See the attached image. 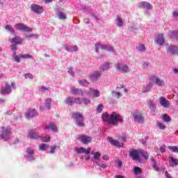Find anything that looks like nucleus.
I'll return each mask as SVG.
<instances>
[{
	"label": "nucleus",
	"instance_id": "f257e3e1",
	"mask_svg": "<svg viewBox=\"0 0 178 178\" xmlns=\"http://www.w3.org/2000/svg\"><path fill=\"white\" fill-rule=\"evenodd\" d=\"M103 122H106L108 124H113V126H119V122H123V118L120 116V114L113 112L110 115L108 113H104L102 116Z\"/></svg>",
	"mask_w": 178,
	"mask_h": 178
},
{
	"label": "nucleus",
	"instance_id": "f03ea898",
	"mask_svg": "<svg viewBox=\"0 0 178 178\" xmlns=\"http://www.w3.org/2000/svg\"><path fill=\"white\" fill-rule=\"evenodd\" d=\"M1 133V134L0 135V138L4 140V141H8V140L10 138V134H12L10 128L7 127H2Z\"/></svg>",
	"mask_w": 178,
	"mask_h": 178
},
{
	"label": "nucleus",
	"instance_id": "7ed1b4c3",
	"mask_svg": "<svg viewBox=\"0 0 178 178\" xmlns=\"http://www.w3.org/2000/svg\"><path fill=\"white\" fill-rule=\"evenodd\" d=\"M65 102L67 106H73L74 104H76L77 105H81V98L68 97L65 99Z\"/></svg>",
	"mask_w": 178,
	"mask_h": 178
},
{
	"label": "nucleus",
	"instance_id": "20e7f679",
	"mask_svg": "<svg viewBox=\"0 0 178 178\" xmlns=\"http://www.w3.org/2000/svg\"><path fill=\"white\" fill-rule=\"evenodd\" d=\"M24 39L21 38L20 36H15V38H12L10 40L11 45L10 48L12 50L17 49V45L22 44L23 42Z\"/></svg>",
	"mask_w": 178,
	"mask_h": 178
},
{
	"label": "nucleus",
	"instance_id": "39448f33",
	"mask_svg": "<svg viewBox=\"0 0 178 178\" xmlns=\"http://www.w3.org/2000/svg\"><path fill=\"white\" fill-rule=\"evenodd\" d=\"M99 49L101 51H109L111 52H113V47L111 44H102L101 43H97L95 44V51L98 52Z\"/></svg>",
	"mask_w": 178,
	"mask_h": 178
},
{
	"label": "nucleus",
	"instance_id": "423d86ee",
	"mask_svg": "<svg viewBox=\"0 0 178 178\" xmlns=\"http://www.w3.org/2000/svg\"><path fill=\"white\" fill-rule=\"evenodd\" d=\"M72 116H74V119L76 120V123L77 126H79V127H84L86 126L84 124V118L83 117V115H81V113H74Z\"/></svg>",
	"mask_w": 178,
	"mask_h": 178
},
{
	"label": "nucleus",
	"instance_id": "0eeeda50",
	"mask_svg": "<svg viewBox=\"0 0 178 178\" xmlns=\"http://www.w3.org/2000/svg\"><path fill=\"white\" fill-rule=\"evenodd\" d=\"M121 140L122 142L120 143L118 140H115L112 138H108V142L110 143V144H111V145H113L114 147H123V143L126 142V138H122Z\"/></svg>",
	"mask_w": 178,
	"mask_h": 178
},
{
	"label": "nucleus",
	"instance_id": "6e6552de",
	"mask_svg": "<svg viewBox=\"0 0 178 178\" xmlns=\"http://www.w3.org/2000/svg\"><path fill=\"white\" fill-rule=\"evenodd\" d=\"M15 27L17 30H19V31H24L26 33H30V31H31V29H30V27L26 26L23 23L16 24Z\"/></svg>",
	"mask_w": 178,
	"mask_h": 178
},
{
	"label": "nucleus",
	"instance_id": "1a4fd4ad",
	"mask_svg": "<svg viewBox=\"0 0 178 178\" xmlns=\"http://www.w3.org/2000/svg\"><path fill=\"white\" fill-rule=\"evenodd\" d=\"M30 9L32 12L37 13V15H41V13H44V8L40 5L32 4Z\"/></svg>",
	"mask_w": 178,
	"mask_h": 178
},
{
	"label": "nucleus",
	"instance_id": "9d476101",
	"mask_svg": "<svg viewBox=\"0 0 178 178\" xmlns=\"http://www.w3.org/2000/svg\"><path fill=\"white\" fill-rule=\"evenodd\" d=\"M78 140L83 144H89L92 140V138L86 134L81 135L78 137Z\"/></svg>",
	"mask_w": 178,
	"mask_h": 178
},
{
	"label": "nucleus",
	"instance_id": "9b49d317",
	"mask_svg": "<svg viewBox=\"0 0 178 178\" xmlns=\"http://www.w3.org/2000/svg\"><path fill=\"white\" fill-rule=\"evenodd\" d=\"M129 156L133 161H140V154L137 149H131L129 152Z\"/></svg>",
	"mask_w": 178,
	"mask_h": 178
},
{
	"label": "nucleus",
	"instance_id": "f8f14e48",
	"mask_svg": "<svg viewBox=\"0 0 178 178\" xmlns=\"http://www.w3.org/2000/svg\"><path fill=\"white\" fill-rule=\"evenodd\" d=\"M149 80H150V81H152V83H154V84H156V86H163V84H165V81H163V80H162L155 76H150Z\"/></svg>",
	"mask_w": 178,
	"mask_h": 178
},
{
	"label": "nucleus",
	"instance_id": "ddd939ff",
	"mask_svg": "<svg viewBox=\"0 0 178 178\" xmlns=\"http://www.w3.org/2000/svg\"><path fill=\"white\" fill-rule=\"evenodd\" d=\"M115 66L117 67V70H120L122 73H128V72H129V66L127 65L117 63Z\"/></svg>",
	"mask_w": 178,
	"mask_h": 178
},
{
	"label": "nucleus",
	"instance_id": "4468645a",
	"mask_svg": "<svg viewBox=\"0 0 178 178\" xmlns=\"http://www.w3.org/2000/svg\"><path fill=\"white\" fill-rule=\"evenodd\" d=\"M134 118L135 122H138V123H144V118H143V115L137 111L134 113Z\"/></svg>",
	"mask_w": 178,
	"mask_h": 178
},
{
	"label": "nucleus",
	"instance_id": "2eb2a0df",
	"mask_svg": "<svg viewBox=\"0 0 178 178\" xmlns=\"http://www.w3.org/2000/svg\"><path fill=\"white\" fill-rule=\"evenodd\" d=\"M159 104L163 108H169L170 106V103L169 100H167L165 97H159Z\"/></svg>",
	"mask_w": 178,
	"mask_h": 178
},
{
	"label": "nucleus",
	"instance_id": "dca6fc26",
	"mask_svg": "<svg viewBox=\"0 0 178 178\" xmlns=\"http://www.w3.org/2000/svg\"><path fill=\"white\" fill-rule=\"evenodd\" d=\"M75 151L77 154H86L88 155L91 151V147H88L87 149L84 147H75Z\"/></svg>",
	"mask_w": 178,
	"mask_h": 178
},
{
	"label": "nucleus",
	"instance_id": "f3484780",
	"mask_svg": "<svg viewBox=\"0 0 178 178\" xmlns=\"http://www.w3.org/2000/svg\"><path fill=\"white\" fill-rule=\"evenodd\" d=\"M155 42L159 45H163L165 44V38H163V33H159L156 36Z\"/></svg>",
	"mask_w": 178,
	"mask_h": 178
},
{
	"label": "nucleus",
	"instance_id": "a211bd4d",
	"mask_svg": "<svg viewBox=\"0 0 178 178\" xmlns=\"http://www.w3.org/2000/svg\"><path fill=\"white\" fill-rule=\"evenodd\" d=\"M70 92L73 95H81L82 97L84 95V92H83V90L81 89L76 88L74 86H72L70 88Z\"/></svg>",
	"mask_w": 178,
	"mask_h": 178
},
{
	"label": "nucleus",
	"instance_id": "6ab92c4d",
	"mask_svg": "<svg viewBox=\"0 0 178 178\" xmlns=\"http://www.w3.org/2000/svg\"><path fill=\"white\" fill-rule=\"evenodd\" d=\"M28 137H30L31 140H37L40 138V134L36 130H32L29 132Z\"/></svg>",
	"mask_w": 178,
	"mask_h": 178
},
{
	"label": "nucleus",
	"instance_id": "aec40b11",
	"mask_svg": "<svg viewBox=\"0 0 178 178\" xmlns=\"http://www.w3.org/2000/svg\"><path fill=\"white\" fill-rule=\"evenodd\" d=\"M44 130H51V131L57 132L58 127L55 123L50 122L48 125L44 127Z\"/></svg>",
	"mask_w": 178,
	"mask_h": 178
},
{
	"label": "nucleus",
	"instance_id": "412c9836",
	"mask_svg": "<svg viewBox=\"0 0 178 178\" xmlns=\"http://www.w3.org/2000/svg\"><path fill=\"white\" fill-rule=\"evenodd\" d=\"M12 92V86L9 83H6L5 88L1 89V94H10Z\"/></svg>",
	"mask_w": 178,
	"mask_h": 178
},
{
	"label": "nucleus",
	"instance_id": "4be33fe9",
	"mask_svg": "<svg viewBox=\"0 0 178 178\" xmlns=\"http://www.w3.org/2000/svg\"><path fill=\"white\" fill-rule=\"evenodd\" d=\"M138 6H139V8H143V9H145V8L148 10L152 9V6L151 5V3L148 2L141 1L138 3Z\"/></svg>",
	"mask_w": 178,
	"mask_h": 178
},
{
	"label": "nucleus",
	"instance_id": "5701e85b",
	"mask_svg": "<svg viewBox=\"0 0 178 178\" xmlns=\"http://www.w3.org/2000/svg\"><path fill=\"white\" fill-rule=\"evenodd\" d=\"M101 77V72L99 71H95L90 76V79L92 80V81H96V80H98Z\"/></svg>",
	"mask_w": 178,
	"mask_h": 178
},
{
	"label": "nucleus",
	"instance_id": "b1692460",
	"mask_svg": "<svg viewBox=\"0 0 178 178\" xmlns=\"http://www.w3.org/2000/svg\"><path fill=\"white\" fill-rule=\"evenodd\" d=\"M168 52H170L171 55H177L178 47L177 46H169L168 48Z\"/></svg>",
	"mask_w": 178,
	"mask_h": 178
},
{
	"label": "nucleus",
	"instance_id": "393cba45",
	"mask_svg": "<svg viewBox=\"0 0 178 178\" xmlns=\"http://www.w3.org/2000/svg\"><path fill=\"white\" fill-rule=\"evenodd\" d=\"M168 161L171 166H177L178 165V159L174 158L172 156H169Z\"/></svg>",
	"mask_w": 178,
	"mask_h": 178
},
{
	"label": "nucleus",
	"instance_id": "a878e982",
	"mask_svg": "<svg viewBox=\"0 0 178 178\" xmlns=\"http://www.w3.org/2000/svg\"><path fill=\"white\" fill-rule=\"evenodd\" d=\"M26 152L28 154L27 158L30 159V161H34L35 158L33 157V155H34V150L31 147H29L26 149Z\"/></svg>",
	"mask_w": 178,
	"mask_h": 178
},
{
	"label": "nucleus",
	"instance_id": "bb28decb",
	"mask_svg": "<svg viewBox=\"0 0 178 178\" xmlns=\"http://www.w3.org/2000/svg\"><path fill=\"white\" fill-rule=\"evenodd\" d=\"M38 113H37V111L35 109L32 110L31 111H29L28 113L26 115V119H30L31 118H34V116H37Z\"/></svg>",
	"mask_w": 178,
	"mask_h": 178
},
{
	"label": "nucleus",
	"instance_id": "cd10ccee",
	"mask_svg": "<svg viewBox=\"0 0 178 178\" xmlns=\"http://www.w3.org/2000/svg\"><path fill=\"white\" fill-rule=\"evenodd\" d=\"M13 51V62H16L17 63H20V56H19L17 54H16V50H12Z\"/></svg>",
	"mask_w": 178,
	"mask_h": 178
},
{
	"label": "nucleus",
	"instance_id": "c85d7f7f",
	"mask_svg": "<svg viewBox=\"0 0 178 178\" xmlns=\"http://www.w3.org/2000/svg\"><path fill=\"white\" fill-rule=\"evenodd\" d=\"M58 19H60V20H65L67 19V17L66 16V14L63 11H60L58 13Z\"/></svg>",
	"mask_w": 178,
	"mask_h": 178
},
{
	"label": "nucleus",
	"instance_id": "c756f323",
	"mask_svg": "<svg viewBox=\"0 0 178 178\" xmlns=\"http://www.w3.org/2000/svg\"><path fill=\"white\" fill-rule=\"evenodd\" d=\"M20 58L21 59H33V56L29 54H21Z\"/></svg>",
	"mask_w": 178,
	"mask_h": 178
},
{
	"label": "nucleus",
	"instance_id": "7c9ffc66",
	"mask_svg": "<svg viewBox=\"0 0 178 178\" xmlns=\"http://www.w3.org/2000/svg\"><path fill=\"white\" fill-rule=\"evenodd\" d=\"M79 48H77L76 45H74L73 47H66V51H68V52H76V51H78Z\"/></svg>",
	"mask_w": 178,
	"mask_h": 178
},
{
	"label": "nucleus",
	"instance_id": "2f4dec72",
	"mask_svg": "<svg viewBox=\"0 0 178 178\" xmlns=\"http://www.w3.org/2000/svg\"><path fill=\"white\" fill-rule=\"evenodd\" d=\"M109 63H106L103 65V66L100 68V70H102V72H105L106 70H108L109 69Z\"/></svg>",
	"mask_w": 178,
	"mask_h": 178
},
{
	"label": "nucleus",
	"instance_id": "473e14b6",
	"mask_svg": "<svg viewBox=\"0 0 178 178\" xmlns=\"http://www.w3.org/2000/svg\"><path fill=\"white\" fill-rule=\"evenodd\" d=\"M51 104H52V99L51 98L47 99L45 101V106L48 109H51Z\"/></svg>",
	"mask_w": 178,
	"mask_h": 178
},
{
	"label": "nucleus",
	"instance_id": "72a5a7b5",
	"mask_svg": "<svg viewBox=\"0 0 178 178\" xmlns=\"http://www.w3.org/2000/svg\"><path fill=\"white\" fill-rule=\"evenodd\" d=\"M150 159L152 162H153L152 166L154 169H155V170H159V167H158V165H156V162L155 161V159L154 158H151Z\"/></svg>",
	"mask_w": 178,
	"mask_h": 178
},
{
	"label": "nucleus",
	"instance_id": "f704fd0d",
	"mask_svg": "<svg viewBox=\"0 0 178 178\" xmlns=\"http://www.w3.org/2000/svg\"><path fill=\"white\" fill-rule=\"evenodd\" d=\"M156 126L160 129V130H165L166 129V126H165V124L162 122H157Z\"/></svg>",
	"mask_w": 178,
	"mask_h": 178
},
{
	"label": "nucleus",
	"instance_id": "c9c22d12",
	"mask_svg": "<svg viewBox=\"0 0 178 178\" xmlns=\"http://www.w3.org/2000/svg\"><path fill=\"white\" fill-rule=\"evenodd\" d=\"M168 149H170L172 152H176L178 154V147L177 146H168Z\"/></svg>",
	"mask_w": 178,
	"mask_h": 178
},
{
	"label": "nucleus",
	"instance_id": "e433bc0d",
	"mask_svg": "<svg viewBox=\"0 0 178 178\" xmlns=\"http://www.w3.org/2000/svg\"><path fill=\"white\" fill-rule=\"evenodd\" d=\"M149 107L150 108V109L154 112L155 111V104H154V102L149 100Z\"/></svg>",
	"mask_w": 178,
	"mask_h": 178
},
{
	"label": "nucleus",
	"instance_id": "4c0bfd02",
	"mask_svg": "<svg viewBox=\"0 0 178 178\" xmlns=\"http://www.w3.org/2000/svg\"><path fill=\"white\" fill-rule=\"evenodd\" d=\"M47 148H48V146H47V144L45 143H42L39 146L40 151H46Z\"/></svg>",
	"mask_w": 178,
	"mask_h": 178
},
{
	"label": "nucleus",
	"instance_id": "58836bf2",
	"mask_svg": "<svg viewBox=\"0 0 178 178\" xmlns=\"http://www.w3.org/2000/svg\"><path fill=\"white\" fill-rule=\"evenodd\" d=\"M81 104H84L85 105H90V104H91V100L86 98L81 99Z\"/></svg>",
	"mask_w": 178,
	"mask_h": 178
},
{
	"label": "nucleus",
	"instance_id": "ea45409f",
	"mask_svg": "<svg viewBox=\"0 0 178 178\" xmlns=\"http://www.w3.org/2000/svg\"><path fill=\"white\" fill-rule=\"evenodd\" d=\"M134 172L135 175H141V168L134 167Z\"/></svg>",
	"mask_w": 178,
	"mask_h": 178
},
{
	"label": "nucleus",
	"instance_id": "a19ab883",
	"mask_svg": "<svg viewBox=\"0 0 178 178\" xmlns=\"http://www.w3.org/2000/svg\"><path fill=\"white\" fill-rule=\"evenodd\" d=\"M6 30H8L10 31V33H15V29H13V27L10 25H6L5 26Z\"/></svg>",
	"mask_w": 178,
	"mask_h": 178
},
{
	"label": "nucleus",
	"instance_id": "79ce46f5",
	"mask_svg": "<svg viewBox=\"0 0 178 178\" xmlns=\"http://www.w3.org/2000/svg\"><path fill=\"white\" fill-rule=\"evenodd\" d=\"M93 158L94 159H95V161H98V159L101 158V153H99V152H95Z\"/></svg>",
	"mask_w": 178,
	"mask_h": 178
},
{
	"label": "nucleus",
	"instance_id": "37998d69",
	"mask_svg": "<svg viewBox=\"0 0 178 178\" xmlns=\"http://www.w3.org/2000/svg\"><path fill=\"white\" fill-rule=\"evenodd\" d=\"M117 22H118V27H123V20L120 17L117 18Z\"/></svg>",
	"mask_w": 178,
	"mask_h": 178
},
{
	"label": "nucleus",
	"instance_id": "c03bdc74",
	"mask_svg": "<svg viewBox=\"0 0 178 178\" xmlns=\"http://www.w3.org/2000/svg\"><path fill=\"white\" fill-rule=\"evenodd\" d=\"M163 122H170V117H169L166 114H164L163 115Z\"/></svg>",
	"mask_w": 178,
	"mask_h": 178
},
{
	"label": "nucleus",
	"instance_id": "a18cd8bd",
	"mask_svg": "<svg viewBox=\"0 0 178 178\" xmlns=\"http://www.w3.org/2000/svg\"><path fill=\"white\" fill-rule=\"evenodd\" d=\"M145 45L144 44H140L139 45V47H138V50L140 51V52H145Z\"/></svg>",
	"mask_w": 178,
	"mask_h": 178
},
{
	"label": "nucleus",
	"instance_id": "49530a36",
	"mask_svg": "<svg viewBox=\"0 0 178 178\" xmlns=\"http://www.w3.org/2000/svg\"><path fill=\"white\" fill-rule=\"evenodd\" d=\"M56 148H58V145H54L53 146H51V147L50 149V153L54 154V152H55Z\"/></svg>",
	"mask_w": 178,
	"mask_h": 178
},
{
	"label": "nucleus",
	"instance_id": "de8ad7c7",
	"mask_svg": "<svg viewBox=\"0 0 178 178\" xmlns=\"http://www.w3.org/2000/svg\"><path fill=\"white\" fill-rule=\"evenodd\" d=\"M96 163L98 166H99L100 168H102L103 169L108 168V165H106V164H100L99 161H97Z\"/></svg>",
	"mask_w": 178,
	"mask_h": 178
},
{
	"label": "nucleus",
	"instance_id": "09e8293b",
	"mask_svg": "<svg viewBox=\"0 0 178 178\" xmlns=\"http://www.w3.org/2000/svg\"><path fill=\"white\" fill-rule=\"evenodd\" d=\"M25 79H34V76H33V74L29 73V74H25Z\"/></svg>",
	"mask_w": 178,
	"mask_h": 178
},
{
	"label": "nucleus",
	"instance_id": "8fccbe9b",
	"mask_svg": "<svg viewBox=\"0 0 178 178\" xmlns=\"http://www.w3.org/2000/svg\"><path fill=\"white\" fill-rule=\"evenodd\" d=\"M104 106H102V104H99L97 108V112H99V113H101V112H102V108Z\"/></svg>",
	"mask_w": 178,
	"mask_h": 178
},
{
	"label": "nucleus",
	"instance_id": "3c124183",
	"mask_svg": "<svg viewBox=\"0 0 178 178\" xmlns=\"http://www.w3.org/2000/svg\"><path fill=\"white\" fill-rule=\"evenodd\" d=\"M42 141L44 143H49V141H51V138L49 136H46L42 138Z\"/></svg>",
	"mask_w": 178,
	"mask_h": 178
},
{
	"label": "nucleus",
	"instance_id": "603ef678",
	"mask_svg": "<svg viewBox=\"0 0 178 178\" xmlns=\"http://www.w3.org/2000/svg\"><path fill=\"white\" fill-rule=\"evenodd\" d=\"M177 31H173L172 33L171 34L172 38H177Z\"/></svg>",
	"mask_w": 178,
	"mask_h": 178
},
{
	"label": "nucleus",
	"instance_id": "864d4df0",
	"mask_svg": "<svg viewBox=\"0 0 178 178\" xmlns=\"http://www.w3.org/2000/svg\"><path fill=\"white\" fill-rule=\"evenodd\" d=\"M80 86H84V84H88V82L86 80H82L79 81Z\"/></svg>",
	"mask_w": 178,
	"mask_h": 178
},
{
	"label": "nucleus",
	"instance_id": "5fc2aeb1",
	"mask_svg": "<svg viewBox=\"0 0 178 178\" xmlns=\"http://www.w3.org/2000/svg\"><path fill=\"white\" fill-rule=\"evenodd\" d=\"M93 97L97 98L99 97V90H95V93H93Z\"/></svg>",
	"mask_w": 178,
	"mask_h": 178
},
{
	"label": "nucleus",
	"instance_id": "6e6d98bb",
	"mask_svg": "<svg viewBox=\"0 0 178 178\" xmlns=\"http://www.w3.org/2000/svg\"><path fill=\"white\" fill-rule=\"evenodd\" d=\"M165 149H166V146L163 145L160 147V152H165Z\"/></svg>",
	"mask_w": 178,
	"mask_h": 178
},
{
	"label": "nucleus",
	"instance_id": "4d7b16f0",
	"mask_svg": "<svg viewBox=\"0 0 178 178\" xmlns=\"http://www.w3.org/2000/svg\"><path fill=\"white\" fill-rule=\"evenodd\" d=\"M67 72L71 74V76L74 75V72H73V70L72 68H67Z\"/></svg>",
	"mask_w": 178,
	"mask_h": 178
},
{
	"label": "nucleus",
	"instance_id": "13d9d810",
	"mask_svg": "<svg viewBox=\"0 0 178 178\" xmlns=\"http://www.w3.org/2000/svg\"><path fill=\"white\" fill-rule=\"evenodd\" d=\"M138 154H139V155H142V156H145V154L147 153V152H145V151H144V150H138Z\"/></svg>",
	"mask_w": 178,
	"mask_h": 178
},
{
	"label": "nucleus",
	"instance_id": "bf43d9fd",
	"mask_svg": "<svg viewBox=\"0 0 178 178\" xmlns=\"http://www.w3.org/2000/svg\"><path fill=\"white\" fill-rule=\"evenodd\" d=\"M102 159H104V161H108V159H109V156H108V154H104L102 156Z\"/></svg>",
	"mask_w": 178,
	"mask_h": 178
},
{
	"label": "nucleus",
	"instance_id": "052dcab7",
	"mask_svg": "<svg viewBox=\"0 0 178 178\" xmlns=\"http://www.w3.org/2000/svg\"><path fill=\"white\" fill-rule=\"evenodd\" d=\"M47 90H48V88H45L44 86L40 88V91H42V92L47 91Z\"/></svg>",
	"mask_w": 178,
	"mask_h": 178
},
{
	"label": "nucleus",
	"instance_id": "680f3d73",
	"mask_svg": "<svg viewBox=\"0 0 178 178\" xmlns=\"http://www.w3.org/2000/svg\"><path fill=\"white\" fill-rule=\"evenodd\" d=\"M165 177L166 178H172V176H170V174L168 171L165 172Z\"/></svg>",
	"mask_w": 178,
	"mask_h": 178
},
{
	"label": "nucleus",
	"instance_id": "e2e57ef3",
	"mask_svg": "<svg viewBox=\"0 0 178 178\" xmlns=\"http://www.w3.org/2000/svg\"><path fill=\"white\" fill-rule=\"evenodd\" d=\"M173 17H178V12L177 11H174L173 12Z\"/></svg>",
	"mask_w": 178,
	"mask_h": 178
},
{
	"label": "nucleus",
	"instance_id": "0e129e2a",
	"mask_svg": "<svg viewBox=\"0 0 178 178\" xmlns=\"http://www.w3.org/2000/svg\"><path fill=\"white\" fill-rule=\"evenodd\" d=\"M115 95H117V98H120V95H122V94L119 92H116Z\"/></svg>",
	"mask_w": 178,
	"mask_h": 178
},
{
	"label": "nucleus",
	"instance_id": "69168bd1",
	"mask_svg": "<svg viewBox=\"0 0 178 178\" xmlns=\"http://www.w3.org/2000/svg\"><path fill=\"white\" fill-rule=\"evenodd\" d=\"M122 161H118V168H122Z\"/></svg>",
	"mask_w": 178,
	"mask_h": 178
},
{
	"label": "nucleus",
	"instance_id": "338daca9",
	"mask_svg": "<svg viewBox=\"0 0 178 178\" xmlns=\"http://www.w3.org/2000/svg\"><path fill=\"white\" fill-rule=\"evenodd\" d=\"M143 156H144L145 159H148V158H149V156H148V153H147V152Z\"/></svg>",
	"mask_w": 178,
	"mask_h": 178
},
{
	"label": "nucleus",
	"instance_id": "774afa93",
	"mask_svg": "<svg viewBox=\"0 0 178 178\" xmlns=\"http://www.w3.org/2000/svg\"><path fill=\"white\" fill-rule=\"evenodd\" d=\"M115 178H126V177H123V176H122V175H116V176L115 177Z\"/></svg>",
	"mask_w": 178,
	"mask_h": 178
}]
</instances>
